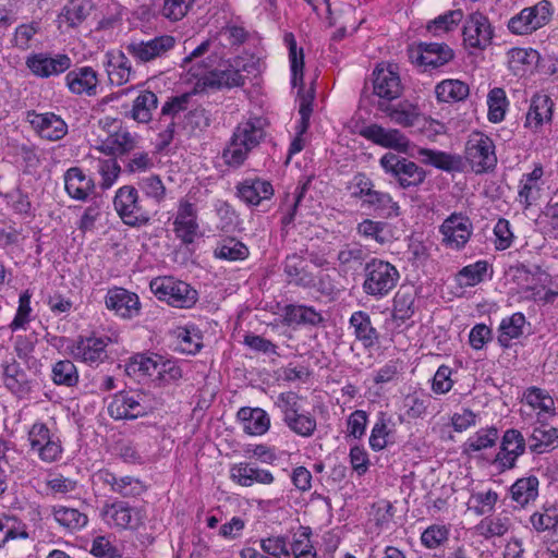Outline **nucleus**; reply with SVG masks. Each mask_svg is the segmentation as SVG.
<instances>
[{
  "mask_svg": "<svg viewBox=\"0 0 558 558\" xmlns=\"http://www.w3.org/2000/svg\"><path fill=\"white\" fill-rule=\"evenodd\" d=\"M265 135L260 118L240 122L233 131L229 145L223 150L222 157L226 163L235 168L242 166L248 154L260 144Z\"/></svg>",
  "mask_w": 558,
  "mask_h": 558,
  "instance_id": "obj_1",
  "label": "nucleus"
},
{
  "mask_svg": "<svg viewBox=\"0 0 558 558\" xmlns=\"http://www.w3.org/2000/svg\"><path fill=\"white\" fill-rule=\"evenodd\" d=\"M363 292L376 300L387 296L398 284L399 270L391 263L372 258L363 268Z\"/></svg>",
  "mask_w": 558,
  "mask_h": 558,
  "instance_id": "obj_2",
  "label": "nucleus"
},
{
  "mask_svg": "<svg viewBox=\"0 0 558 558\" xmlns=\"http://www.w3.org/2000/svg\"><path fill=\"white\" fill-rule=\"evenodd\" d=\"M151 292L161 301L179 308H190L197 301V291L173 277H158L150 281Z\"/></svg>",
  "mask_w": 558,
  "mask_h": 558,
  "instance_id": "obj_3",
  "label": "nucleus"
},
{
  "mask_svg": "<svg viewBox=\"0 0 558 558\" xmlns=\"http://www.w3.org/2000/svg\"><path fill=\"white\" fill-rule=\"evenodd\" d=\"M284 41L289 48V61L291 69V84L293 87L300 86L299 98L300 109L299 113L306 120L310 118L313 111V101L315 97L314 89L311 87L308 90H304L303 87V70H304V52L302 48H298L296 40L293 34L289 33L284 36Z\"/></svg>",
  "mask_w": 558,
  "mask_h": 558,
  "instance_id": "obj_4",
  "label": "nucleus"
},
{
  "mask_svg": "<svg viewBox=\"0 0 558 558\" xmlns=\"http://www.w3.org/2000/svg\"><path fill=\"white\" fill-rule=\"evenodd\" d=\"M379 163L387 174H390L401 189H410L420 186L425 178L426 172L414 161L393 153L385 154Z\"/></svg>",
  "mask_w": 558,
  "mask_h": 558,
  "instance_id": "obj_5",
  "label": "nucleus"
},
{
  "mask_svg": "<svg viewBox=\"0 0 558 558\" xmlns=\"http://www.w3.org/2000/svg\"><path fill=\"white\" fill-rule=\"evenodd\" d=\"M113 205L122 221L131 227H141L150 220V211L142 205L134 186L123 185L116 192Z\"/></svg>",
  "mask_w": 558,
  "mask_h": 558,
  "instance_id": "obj_6",
  "label": "nucleus"
},
{
  "mask_svg": "<svg viewBox=\"0 0 558 558\" xmlns=\"http://www.w3.org/2000/svg\"><path fill=\"white\" fill-rule=\"evenodd\" d=\"M175 46L174 36L160 35L147 40H132L125 46V50L138 63L146 64L167 58Z\"/></svg>",
  "mask_w": 558,
  "mask_h": 558,
  "instance_id": "obj_7",
  "label": "nucleus"
},
{
  "mask_svg": "<svg viewBox=\"0 0 558 558\" xmlns=\"http://www.w3.org/2000/svg\"><path fill=\"white\" fill-rule=\"evenodd\" d=\"M205 72H199L204 84L210 87H236L244 84V76L232 66V61H223L217 53L210 54L205 63Z\"/></svg>",
  "mask_w": 558,
  "mask_h": 558,
  "instance_id": "obj_8",
  "label": "nucleus"
},
{
  "mask_svg": "<svg viewBox=\"0 0 558 558\" xmlns=\"http://www.w3.org/2000/svg\"><path fill=\"white\" fill-rule=\"evenodd\" d=\"M551 17V3L542 0L535 5L524 8L508 22V28L512 34L526 35L545 26Z\"/></svg>",
  "mask_w": 558,
  "mask_h": 558,
  "instance_id": "obj_9",
  "label": "nucleus"
},
{
  "mask_svg": "<svg viewBox=\"0 0 558 558\" xmlns=\"http://www.w3.org/2000/svg\"><path fill=\"white\" fill-rule=\"evenodd\" d=\"M408 54L411 62L422 68L424 72L440 68L454 57L453 50L444 43H420L410 47Z\"/></svg>",
  "mask_w": 558,
  "mask_h": 558,
  "instance_id": "obj_10",
  "label": "nucleus"
},
{
  "mask_svg": "<svg viewBox=\"0 0 558 558\" xmlns=\"http://www.w3.org/2000/svg\"><path fill=\"white\" fill-rule=\"evenodd\" d=\"M465 159L475 173H484L497 165L495 145L493 141L482 133L473 134L465 146Z\"/></svg>",
  "mask_w": 558,
  "mask_h": 558,
  "instance_id": "obj_11",
  "label": "nucleus"
},
{
  "mask_svg": "<svg viewBox=\"0 0 558 558\" xmlns=\"http://www.w3.org/2000/svg\"><path fill=\"white\" fill-rule=\"evenodd\" d=\"M31 449L37 452L39 459L51 463L61 458L62 446L59 437L51 433L46 424L36 422L28 432Z\"/></svg>",
  "mask_w": 558,
  "mask_h": 558,
  "instance_id": "obj_12",
  "label": "nucleus"
},
{
  "mask_svg": "<svg viewBox=\"0 0 558 558\" xmlns=\"http://www.w3.org/2000/svg\"><path fill=\"white\" fill-rule=\"evenodd\" d=\"M102 515L107 522L112 523L119 530L137 531L145 521L142 508L133 507L122 500L106 504L102 507Z\"/></svg>",
  "mask_w": 558,
  "mask_h": 558,
  "instance_id": "obj_13",
  "label": "nucleus"
},
{
  "mask_svg": "<svg viewBox=\"0 0 558 558\" xmlns=\"http://www.w3.org/2000/svg\"><path fill=\"white\" fill-rule=\"evenodd\" d=\"M442 244L451 250H462L469 242L473 225L470 218L461 213H453L439 227Z\"/></svg>",
  "mask_w": 558,
  "mask_h": 558,
  "instance_id": "obj_14",
  "label": "nucleus"
},
{
  "mask_svg": "<svg viewBox=\"0 0 558 558\" xmlns=\"http://www.w3.org/2000/svg\"><path fill=\"white\" fill-rule=\"evenodd\" d=\"M25 63L35 76L48 78L68 71L72 65V60L65 53L51 54L48 52H38L28 56Z\"/></svg>",
  "mask_w": 558,
  "mask_h": 558,
  "instance_id": "obj_15",
  "label": "nucleus"
},
{
  "mask_svg": "<svg viewBox=\"0 0 558 558\" xmlns=\"http://www.w3.org/2000/svg\"><path fill=\"white\" fill-rule=\"evenodd\" d=\"M526 444L522 433L518 429H507L501 438L499 451L494 464L500 472L511 470L515 466L517 460L525 452Z\"/></svg>",
  "mask_w": 558,
  "mask_h": 558,
  "instance_id": "obj_16",
  "label": "nucleus"
},
{
  "mask_svg": "<svg viewBox=\"0 0 558 558\" xmlns=\"http://www.w3.org/2000/svg\"><path fill=\"white\" fill-rule=\"evenodd\" d=\"M403 85L396 64H379L373 72V92L381 99L391 101L401 96Z\"/></svg>",
  "mask_w": 558,
  "mask_h": 558,
  "instance_id": "obj_17",
  "label": "nucleus"
},
{
  "mask_svg": "<svg viewBox=\"0 0 558 558\" xmlns=\"http://www.w3.org/2000/svg\"><path fill=\"white\" fill-rule=\"evenodd\" d=\"M94 482L110 488L114 494L124 498L138 497L146 492V485L137 477L118 476L109 470H99L93 476Z\"/></svg>",
  "mask_w": 558,
  "mask_h": 558,
  "instance_id": "obj_18",
  "label": "nucleus"
},
{
  "mask_svg": "<svg viewBox=\"0 0 558 558\" xmlns=\"http://www.w3.org/2000/svg\"><path fill=\"white\" fill-rule=\"evenodd\" d=\"M199 225L197 221L196 206L190 201L182 198L178 204L177 215L173 220V232L185 245L192 244L198 235Z\"/></svg>",
  "mask_w": 558,
  "mask_h": 558,
  "instance_id": "obj_19",
  "label": "nucleus"
},
{
  "mask_svg": "<svg viewBox=\"0 0 558 558\" xmlns=\"http://www.w3.org/2000/svg\"><path fill=\"white\" fill-rule=\"evenodd\" d=\"M463 38L465 45L471 48H486L493 39V28L488 17L481 12L470 14L463 27Z\"/></svg>",
  "mask_w": 558,
  "mask_h": 558,
  "instance_id": "obj_20",
  "label": "nucleus"
},
{
  "mask_svg": "<svg viewBox=\"0 0 558 558\" xmlns=\"http://www.w3.org/2000/svg\"><path fill=\"white\" fill-rule=\"evenodd\" d=\"M106 307L124 318L131 319L138 316L141 311L140 298L136 293L124 288L109 289L105 298Z\"/></svg>",
  "mask_w": 558,
  "mask_h": 558,
  "instance_id": "obj_21",
  "label": "nucleus"
},
{
  "mask_svg": "<svg viewBox=\"0 0 558 558\" xmlns=\"http://www.w3.org/2000/svg\"><path fill=\"white\" fill-rule=\"evenodd\" d=\"M142 396L120 391L116 393L108 405V413L114 420H134L147 413L142 404Z\"/></svg>",
  "mask_w": 558,
  "mask_h": 558,
  "instance_id": "obj_22",
  "label": "nucleus"
},
{
  "mask_svg": "<svg viewBox=\"0 0 558 558\" xmlns=\"http://www.w3.org/2000/svg\"><path fill=\"white\" fill-rule=\"evenodd\" d=\"M27 120L34 130L48 141H58L68 133L66 123L52 112L36 113L28 112Z\"/></svg>",
  "mask_w": 558,
  "mask_h": 558,
  "instance_id": "obj_23",
  "label": "nucleus"
},
{
  "mask_svg": "<svg viewBox=\"0 0 558 558\" xmlns=\"http://www.w3.org/2000/svg\"><path fill=\"white\" fill-rule=\"evenodd\" d=\"M105 58L106 61L104 62V65L112 85L122 86L130 82L135 75L132 63L123 51H108Z\"/></svg>",
  "mask_w": 558,
  "mask_h": 558,
  "instance_id": "obj_24",
  "label": "nucleus"
},
{
  "mask_svg": "<svg viewBox=\"0 0 558 558\" xmlns=\"http://www.w3.org/2000/svg\"><path fill=\"white\" fill-rule=\"evenodd\" d=\"M107 341L102 338L81 337L71 348L74 359L87 364L102 362L106 357Z\"/></svg>",
  "mask_w": 558,
  "mask_h": 558,
  "instance_id": "obj_25",
  "label": "nucleus"
},
{
  "mask_svg": "<svg viewBox=\"0 0 558 558\" xmlns=\"http://www.w3.org/2000/svg\"><path fill=\"white\" fill-rule=\"evenodd\" d=\"M361 134L372 141L373 143L404 151L408 148V138L399 131L395 129H384L378 124H371L366 126Z\"/></svg>",
  "mask_w": 558,
  "mask_h": 558,
  "instance_id": "obj_26",
  "label": "nucleus"
},
{
  "mask_svg": "<svg viewBox=\"0 0 558 558\" xmlns=\"http://www.w3.org/2000/svg\"><path fill=\"white\" fill-rule=\"evenodd\" d=\"M65 82L73 94H86L87 96L97 94L98 77L96 71L90 66H82L68 72Z\"/></svg>",
  "mask_w": 558,
  "mask_h": 558,
  "instance_id": "obj_27",
  "label": "nucleus"
},
{
  "mask_svg": "<svg viewBox=\"0 0 558 558\" xmlns=\"http://www.w3.org/2000/svg\"><path fill=\"white\" fill-rule=\"evenodd\" d=\"M138 136L120 128L101 142L99 149L110 156H122L137 147Z\"/></svg>",
  "mask_w": 558,
  "mask_h": 558,
  "instance_id": "obj_28",
  "label": "nucleus"
},
{
  "mask_svg": "<svg viewBox=\"0 0 558 558\" xmlns=\"http://www.w3.org/2000/svg\"><path fill=\"white\" fill-rule=\"evenodd\" d=\"M230 477L241 486H252L254 483L269 485L274 482L272 474L251 463H238L231 466Z\"/></svg>",
  "mask_w": 558,
  "mask_h": 558,
  "instance_id": "obj_29",
  "label": "nucleus"
},
{
  "mask_svg": "<svg viewBox=\"0 0 558 558\" xmlns=\"http://www.w3.org/2000/svg\"><path fill=\"white\" fill-rule=\"evenodd\" d=\"M64 186L71 198L85 201L94 192L95 183L81 168L72 167L64 173Z\"/></svg>",
  "mask_w": 558,
  "mask_h": 558,
  "instance_id": "obj_30",
  "label": "nucleus"
},
{
  "mask_svg": "<svg viewBox=\"0 0 558 558\" xmlns=\"http://www.w3.org/2000/svg\"><path fill=\"white\" fill-rule=\"evenodd\" d=\"M378 108L380 111L385 112L392 122L403 128L413 126L421 116L417 105L408 100L400 101L397 105L380 102Z\"/></svg>",
  "mask_w": 558,
  "mask_h": 558,
  "instance_id": "obj_31",
  "label": "nucleus"
},
{
  "mask_svg": "<svg viewBox=\"0 0 558 558\" xmlns=\"http://www.w3.org/2000/svg\"><path fill=\"white\" fill-rule=\"evenodd\" d=\"M349 324L353 328L356 340L362 342L365 349H371L378 342L379 333L366 312H354L349 319Z\"/></svg>",
  "mask_w": 558,
  "mask_h": 558,
  "instance_id": "obj_32",
  "label": "nucleus"
},
{
  "mask_svg": "<svg viewBox=\"0 0 558 558\" xmlns=\"http://www.w3.org/2000/svg\"><path fill=\"white\" fill-rule=\"evenodd\" d=\"M274 194L272 185L265 180L247 179L238 186L239 197L248 205H258Z\"/></svg>",
  "mask_w": 558,
  "mask_h": 558,
  "instance_id": "obj_33",
  "label": "nucleus"
},
{
  "mask_svg": "<svg viewBox=\"0 0 558 558\" xmlns=\"http://www.w3.org/2000/svg\"><path fill=\"white\" fill-rule=\"evenodd\" d=\"M243 430L248 435H263L270 427L267 412L260 408H241L238 412Z\"/></svg>",
  "mask_w": 558,
  "mask_h": 558,
  "instance_id": "obj_34",
  "label": "nucleus"
},
{
  "mask_svg": "<svg viewBox=\"0 0 558 558\" xmlns=\"http://www.w3.org/2000/svg\"><path fill=\"white\" fill-rule=\"evenodd\" d=\"M93 10L92 0H70L58 16L59 27H76L81 25Z\"/></svg>",
  "mask_w": 558,
  "mask_h": 558,
  "instance_id": "obj_35",
  "label": "nucleus"
},
{
  "mask_svg": "<svg viewBox=\"0 0 558 558\" xmlns=\"http://www.w3.org/2000/svg\"><path fill=\"white\" fill-rule=\"evenodd\" d=\"M554 102L546 94H536L533 96L530 109L526 113L525 125L538 128L544 122L551 120Z\"/></svg>",
  "mask_w": 558,
  "mask_h": 558,
  "instance_id": "obj_36",
  "label": "nucleus"
},
{
  "mask_svg": "<svg viewBox=\"0 0 558 558\" xmlns=\"http://www.w3.org/2000/svg\"><path fill=\"white\" fill-rule=\"evenodd\" d=\"M418 155L422 157V161L425 165H430L437 169L447 172L463 170V161L460 156L428 148H420Z\"/></svg>",
  "mask_w": 558,
  "mask_h": 558,
  "instance_id": "obj_37",
  "label": "nucleus"
},
{
  "mask_svg": "<svg viewBox=\"0 0 558 558\" xmlns=\"http://www.w3.org/2000/svg\"><path fill=\"white\" fill-rule=\"evenodd\" d=\"M538 478L534 475L517 480L510 487L512 500L520 507H525L538 496Z\"/></svg>",
  "mask_w": 558,
  "mask_h": 558,
  "instance_id": "obj_38",
  "label": "nucleus"
},
{
  "mask_svg": "<svg viewBox=\"0 0 558 558\" xmlns=\"http://www.w3.org/2000/svg\"><path fill=\"white\" fill-rule=\"evenodd\" d=\"M511 525L510 519L507 515L498 514L485 517L475 526L474 531L476 535L482 536L486 539L493 537L504 536Z\"/></svg>",
  "mask_w": 558,
  "mask_h": 558,
  "instance_id": "obj_39",
  "label": "nucleus"
},
{
  "mask_svg": "<svg viewBox=\"0 0 558 558\" xmlns=\"http://www.w3.org/2000/svg\"><path fill=\"white\" fill-rule=\"evenodd\" d=\"M157 106V95L150 90H144L134 99L131 117L140 123H148Z\"/></svg>",
  "mask_w": 558,
  "mask_h": 558,
  "instance_id": "obj_40",
  "label": "nucleus"
},
{
  "mask_svg": "<svg viewBox=\"0 0 558 558\" xmlns=\"http://www.w3.org/2000/svg\"><path fill=\"white\" fill-rule=\"evenodd\" d=\"M525 323V316L520 312L504 318L499 326L498 342L500 345L508 348L513 339L521 337Z\"/></svg>",
  "mask_w": 558,
  "mask_h": 558,
  "instance_id": "obj_41",
  "label": "nucleus"
},
{
  "mask_svg": "<svg viewBox=\"0 0 558 558\" xmlns=\"http://www.w3.org/2000/svg\"><path fill=\"white\" fill-rule=\"evenodd\" d=\"M469 86L459 80H444L435 87V94L439 101H461L469 96Z\"/></svg>",
  "mask_w": 558,
  "mask_h": 558,
  "instance_id": "obj_42",
  "label": "nucleus"
},
{
  "mask_svg": "<svg viewBox=\"0 0 558 558\" xmlns=\"http://www.w3.org/2000/svg\"><path fill=\"white\" fill-rule=\"evenodd\" d=\"M215 256L229 262L244 260L250 252L247 246L234 238L223 239L214 252Z\"/></svg>",
  "mask_w": 558,
  "mask_h": 558,
  "instance_id": "obj_43",
  "label": "nucleus"
},
{
  "mask_svg": "<svg viewBox=\"0 0 558 558\" xmlns=\"http://www.w3.org/2000/svg\"><path fill=\"white\" fill-rule=\"evenodd\" d=\"M4 384L14 393H24L29 390L27 375L16 361L4 366Z\"/></svg>",
  "mask_w": 558,
  "mask_h": 558,
  "instance_id": "obj_44",
  "label": "nucleus"
},
{
  "mask_svg": "<svg viewBox=\"0 0 558 558\" xmlns=\"http://www.w3.org/2000/svg\"><path fill=\"white\" fill-rule=\"evenodd\" d=\"M415 294L412 289L401 288L393 298L392 316L396 320L405 322L414 314Z\"/></svg>",
  "mask_w": 558,
  "mask_h": 558,
  "instance_id": "obj_45",
  "label": "nucleus"
},
{
  "mask_svg": "<svg viewBox=\"0 0 558 558\" xmlns=\"http://www.w3.org/2000/svg\"><path fill=\"white\" fill-rule=\"evenodd\" d=\"M53 517L60 525L69 530H80L88 522V518L85 513L75 508L64 506L53 507Z\"/></svg>",
  "mask_w": 558,
  "mask_h": 558,
  "instance_id": "obj_46",
  "label": "nucleus"
},
{
  "mask_svg": "<svg viewBox=\"0 0 558 558\" xmlns=\"http://www.w3.org/2000/svg\"><path fill=\"white\" fill-rule=\"evenodd\" d=\"M51 373L52 381L58 386L74 387L78 383L77 368L70 360L54 363Z\"/></svg>",
  "mask_w": 558,
  "mask_h": 558,
  "instance_id": "obj_47",
  "label": "nucleus"
},
{
  "mask_svg": "<svg viewBox=\"0 0 558 558\" xmlns=\"http://www.w3.org/2000/svg\"><path fill=\"white\" fill-rule=\"evenodd\" d=\"M284 272L290 278V282L298 286L310 287L314 284L313 276L304 270L302 257L295 254L286 258Z\"/></svg>",
  "mask_w": 558,
  "mask_h": 558,
  "instance_id": "obj_48",
  "label": "nucleus"
},
{
  "mask_svg": "<svg viewBox=\"0 0 558 558\" xmlns=\"http://www.w3.org/2000/svg\"><path fill=\"white\" fill-rule=\"evenodd\" d=\"M158 366H160V355L136 354L126 364V372L134 375L153 376L155 373L157 374Z\"/></svg>",
  "mask_w": 558,
  "mask_h": 558,
  "instance_id": "obj_49",
  "label": "nucleus"
},
{
  "mask_svg": "<svg viewBox=\"0 0 558 558\" xmlns=\"http://www.w3.org/2000/svg\"><path fill=\"white\" fill-rule=\"evenodd\" d=\"M530 441L532 452L543 453L545 448L554 446L558 441V429L548 426L534 428Z\"/></svg>",
  "mask_w": 558,
  "mask_h": 558,
  "instance_id": "obj_50",
  "label": "nucleus"
},
{
  "mask_svg": "<svg viewBox=\"0 0 558 558\" xmlns=\"http://www.w3.org/2000/svg\"><path fill=\"white\" fill-rule=\"evenodd\" d=\"M498 440V429L494 426L481 428L466 442L465 448L468 451H481L492 448Z\"/></svg>",
  "mask_w": 558,
  "mask_h": 558,
  "instance_id": "obj_51",
  "label": "nucleus"
},
{
  "mask_svg": "<svg viewBox=\"0 0 558 558\" xmlns=\"http://www.w3.org/2000/svg\"><path fill=\"white\" fill-rule=\"evenodd\" d=\"M488 120L498 123L504 120L508 105L506 93L502 88H493L487 96Z\"/></svg>",
  "mask_w": 558,
  "mask_h": 558,
  "instance_id": "obj_52",
  "label": "nucleus"
},
{
  "mask_svg": "<svg viewBox=\"0 0 558 558\" xmlns=\"http://www.w3.org/2000/svg\"><path fill=\"white\" fill-rule=\"evenodd\" d=\"M286 315L289 322L295 324L318 325L323 322V317L313 307L305 305H288Z\"/></svg>",
  "mask_w": 558,
  "mask_h": 558,
  "instance_id": "obj_53",
  "label": "nucleus"
},
{
  "mask_svg": "<svg viewBox=\"0 0 558 558\" xmlns=\"http://www.w3.org/2000/svg\"><path fill=\"white\" fill-rule=\"evenodd\" d=\"M365 205L386 213L387 216H399L400 214V207L398 203L393 202L390 194L374 190V187Z\"/></svg>",
  "mask_w": 558,
  "mask_h": 558,
  "instance_id": "obj_54",
  "label": "nucleus"
},
{
  "mask_svg": "<svg viewBox=\"0 0 558 558\" xmlns=\"http://www.w3.org/2000/svg\"><path fill=\"white\" fill-rule=\"evenodd\" d=\"M486 271L487 263L484 260H480L472 265L463 267L457 274V281L460 287H474L483 280Z\"/></svg>",
  "mask_w": 558,
  "mask_h": 558,
  "instance_id": "obj_55",
  "label": "nucleus"
},
{
  "mask_svg": "<svg viewBox=\"0 0 558 558\" xmlns=\"http://www.w3.org/2000/svg\"><path fill=\"white\" fill-rule=\"evenodd\" d=\"M307 189V183H304L295 189V192L292 196L287 195L283 205L281 206L282 217L281 225L283 228L289 227L293 223L295 214L298 210V206L301 199L304 197V194Z\"/></svg>",
  "mask_w": 558,
  "mask_h": 558,
  "instance_id": "obj_56",
  "label": "nucleus"
},
{
  "mask_svg": "<svg viewBox=\"0 0 558 558\" xmlns=\"http://www.w3.org/2000/svg\"><path fill=\"white\" fill-rule=\"evenodd\" d=\"M286 425L296 435L302 437H310L316 429V420L310 413H302L301 411L296 415L286 420Z\"/></svg>",
  "mask_w": 558,
  "mask_h": 558,
  "instance_id": "obj_57",
  "label": "nucleus"
},
{
  "mask_svg": "<svg viewBox=\"0 0 558 558\" xmlns=\"http://www.w3.org/2000/svg\"><path fill=\"white\" fill-rule=\"evenodd\" d=\"M311 533L310 527L301 526L299 533L294 535L290 550L294 558H305L307 556L316 557V553L310 539Z\"/></svg>",
  "mask_w": 558,
  "mask_h": 558,
  "instance_id": "obj_58",
  "label": "nucleus"
},
{
  "mask_svg": "<svg viewBox=\"0 0 558 558\" xmlns=\"http://www.w3.org/2000/svg\"><path fill=\"white\" fill-rule=\"evenodd\" d=\"M195 0H163L162 16L177 22L181 21L191 10Z\"/></svg>",
  "mask_w": 558,
  "mask_h": 558,
  "instance_id": "obj_59",
  "label": "nucleus"
},
{
  "mask_svg": "<svg viewBox=\"0 0 558 558\" xmlns=\"http://www.w3.org/2000/svg\"><path fill=\"white\" fill-rule=\"evenodd\" d=\"M247 36L245 28L236 25H226L218 33L220 44L225 47L240 46L245 43Z\"/></svg>",
  "mask_w": 558,
  "mask_h": 558,
  "instance_id": "obj_60",
  "label": "nucleus"
},
{
  "mask_svg": "<svg viewBox=\"0 0 558 558\" xmlns=\"http://www.w3.org/2000/svg\"><path fill=\"white\" fill-rule=\"evenodd\" d=\"M301 398L293 391L282 392L278 396L275 404L283 415V422L296 415L301 411Z\"/></svg>",
  "mask_w": 558,
  "mask_h": 558,
  "instance_id": "obj_61",
  "label": "nucleus"
},
{
  "mask_svg": "<svg viewBox=\"0 0 558 558\" xmlns=\"http://www.w3.org/2000/svg\"><path fill=\"white\" fill-rule=\"evenodd\" d=\"M387 223L381 221H373L365 219L357 225V233L369 239H374L379 244L387 242V235L385 233Z\"/></svg>",
  "mask_w": 558,
  "mask_h": 558,
  "instance_id": "obj_62",
  "label": "nucleus"
},
{
  "mask_svg": "<svg viewBox=\"0 0 558 558\" xmlns=\"http://www.w3.org/2000/svg\"><path fill=\"white\" fill-rule=\"evenodd\" d=\"M141 190L145 195L160 204L166 197V186L158 175H148L140 182Z\"/></svg>",
  "mask_w": 558,
  "mask_h": 558,
  "instance_id": "obj_63",
  "label": "nucleus"
},
{
  "mask_svg": "<svg viewBox=\"0 0 558 558\" xmlns=\"http://www.w3.org/2000/svg\"><path fill=\"white\" fill-rule=\"evenodd\" d=\"M263 551L272 558H290L291 551L288 548L286 537L272 536L260 541Z\"/></svg>",
  "mask_w": 558,
  "mask_h": 558,
  "instance_id": "obj_64",
  "label": "nucleus"
}]
</instances>
